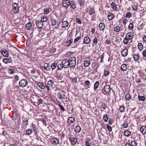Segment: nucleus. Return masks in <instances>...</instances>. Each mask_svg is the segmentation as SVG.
<instances>
[{
	"instance_id": "f257e3e1",
	"label": "nucleus",
	"mask_w": 146,
	"mask_h": 146,
	"mask_svg": "<svg viewBox=\"0 0 146 146\" xmlns=\"http://www.w3.org/2000/svg\"><path fill=\"white\" fill-rule=\"evenodd\" d=\"M70 67L72 68H75L76 64V58L74 57H72L69 59Z\"/></svg>"
},
{
	"instance_id": "f03ea898",
	"label": "nucleus",
	"mask_w": 146,
	"mask_h": 146,
	"mask_svg": "<svg viewBox=\"0 0 146 146\" xmlns=\"http://www.w3.org/2000/svg\"><path fill=\"white\" fill-rule=\"evenodd\" d=\"M13 11L15 13H17L19 11V5L18 3H14L12 4Z\"/></svg>"
},
{
	"instance_id": "7ed1b4c3",
	"label": "nucleus",
	"mask_w": 146,
	"mask_h": 146,
	"mask_svg": "<svg viewBox=\"0 0 146 146\" xmlns=\"http://www.w3.org/2000/svg\"><path fill=\"white\" fill-rule=\"evenodd\" d=\"M28 84L27 80L25 79L22 80L19 82L20 86L22 88H24Z\"/></svg>"
},
{
	"instance_id": "20e7f679",
	"label": "nucleus",
	"mask_w": 146,
	"mask_h": 146,
	"mask_svg": "<svg viewBox=\"0 0 146 146\" xmlns=\"http://www.w3.org/2000/svg\"><path fill=\"white\" fill-rule=\"evenodd\" d=\"M69 64V60L64 59L62 61V64L63 65L64 68L70 67Z\"/></svg>"
},
{
	"instance_id": "39448f33",
	"label": "nucleus",
	"mask_w": 146,
	"mask_h": 146,
	"mask_svg": "<svg viewBox=\"0 0 146 146\" xmlns=\"http://www.w3.org/2000/svg\"><path fill=\"white\" fill-rule=\"evenodd\" d=\"M22 119L23 122L22 123V126H23V127H24L25 126L28 125L29 119L27 117H22Z\"/></svg>"
},
{
	"instance_id": "423d86ee",
	"label": "nucleus",
	"mask_w": 146,
	"mask_h": 146,
	"mask_svg": "<svg viewBox=\"0 0 146 146\" xmlns=\"http://www.w3.org/2000/svg\"><path fill=\"white\" fill-rule=\"evenodd\" d=\"M35 24L37 27L39 29L42 28L44 26L43 23L40 20L36 21Z\"/></svg>"
},
{
	"instance_id": "0eeeda50",
	"label": "nucleus",
	"mask_w": 146,
	"mask_h": 146,
	"mask_svg": "<svg viewBox=\"0 0 146 146\" xmlns=\"http://www.w3.org/2000/svg\"><path fill=\"white\" fill-rule=\"evenodd\" d=\"M62 4L64 7L68 8L70 5V1L68 0H63Z\"/></svg>"
},
{
	"instance_id": "6e6552de",
	"label": "nucleus",
	"mask_w": 146,
	"mask_h": 146,
	"mask_svg": "<svg viewBox=\"0 0 146 146\" xmlns=\"http://www.w3.org/2000/svg\"><path fill=\"white\" fill-rule=\"evenodd\" d=\"M103 89L106 93H108L111 90L110 86L108 85H106L104 87Z\"/></svg>"
},
{
	"instance_id": "1a4fd4ad",
	"label": "nucleus",
	"mask_w": 146,
	"mask_h": 146,
	"mask_svg": "<svg viewBox=\"0 0 146 146\" xmlns=\"http://www.w3.org/2000/svg\"><path fill=\"white\" fill-rule=\"evenodd\" d=\"M69 140L70 141L72 144L75 145L77 141V139L75 137H70Z\"/></svg>"
},
{
	"instance_id": "9d476101",
	"label": "nucleus",
	"mask_w": 146,
	"mask_h": 146,
	"mask_svg": "<svg viewBox=\"0 0 146 146\" xmlns=\"http://www.w3.org/2000/svg\"><path fill=\"white\" fill-rule=\"evenodd\" d=\"M110 5L111 7V8L113 10L115 11H117V10L118 7L115 3L113 2Z\"/></svg>"
},
{
	"instance_id": "9b49d317",
	"label": "nucleus",
	"mask_w": 146,
	"mask_h": 146,
	"mask_svg": "<svg viewBox=\"0 0 146 146\" xmlns=\"http://www.w3.org/2000/svg\"><path fill=\"white\" fill-rule=\"evenodd\" d=\"M37 85L40 88L44 90V91H46L45 88L46 86H45V85L43 83L38 82L37 84Z\"/></svg>"
},
{
	"instance_id": "f8f14e48",
	"label": "nucleus",
	"mask_w": 146,
	"mask_h": 146,
	"mask_svg": "<svg viewBox=\"0 0 146 146\" xmlns=\"http://www.w3.org/2000/svg\"><path fill=\"white\" fill-rule=\"evenodd\" d=\"M32 129L34 132L36 133L37 134L38 133V131L37 130V127L33 123H32Z\"/></svg>"
},
{
	"instance_id": "ddd939ff",
	"label": "nucleus",
	"mask_w": 146,
	"mask_h": 146,
	"mask_svg": "<svg viewBox=\"0 0 146 146\" xmlns=\"http://www.w3.org/2000/svg\"><path fill=\"white\" fill-rule=\"evenodd\" d=\"M58 97L60 99L62 100L64 99H66L65 98V94H61L60 93H58L57 95Z\"/></svg>"
},
{
	"instance_id": "4468645a",
	"label": "nucleus",
	"mask_w": 146,
	"mask_h": 146,
	"mask_svg": "<svg viewBox=\"0 0 146 146\" xmlns=\"http://www.w3.org/2000/svg\"><path fill=\"white\" fill-rule=\"evenodd\" d=\"M48 64L47 63H45L44 62H42L39 64V65L42 69L43 68L44 69L46 67Z\"/></svg>"
},
{
	"instance_id": "2eb2a0df",
	"label": "nucleus",
	"mask_w": 146,
	"mask_h": 146,
	"mask_svg": "<svg viewBox=\"0 0 146 146\" xmlns=\"http://www.w3.org/2000/svg\"><path fill=\"white\" fill-rule=\"evenodd\" d=\"M128 52V50H127L124 49L121 51V54L123 57H125L127 55Z\"/></svg>"
},
{
	"instance_id": "dca6fc26",
	"label": "nucleus",
	"mask_w": 146,
	"mask_h": 146,
	"mask_svg": "<svg viewBox=\"0 0 146 146\" xmlns=\"http://www.w3.org/2000/svg\"><path fill=\"white\" fill-rule=\"evenodd\" d=\"M90 39L88 36H86L84 38V43L85 44H88L90 42Z\"/></svg>"
},
{
	"instance_id": "f3484780",
	"label": "nucleus",
	"mask_w": 146,
	"mask_h": 146,
	"mask_svg": "<svg viewBox=\"0 0 146 146\" xmlns=\"http://www.w3.org/2000/svg\"><path fill=\"white\" fill-rule=\"evenodd\" d=\"M125 37H127L129 40L132 39L133 38V35L131 33H127Z\"/></svg>"
},
{
	"instance_id": "a211bd4d",
	"label": "nucleus",
	"mask_w": 146,
	"mask_h": 146,
	"mask_svg": "<svg viewBox=\"0 0 146 146\" xmlns=\"http://www.w3.org/2000/svg\"><path fill=\"white\" fill-rule=\"evenodd\" d=\"M3 61L5 63H10L11 62V59L10 58H4L3 59Z\"/></svg>"
},
{
	"instance_id": "6ab92c4d",
	"label": "nucleus",
	"mask_w": 146,
	"mask_h": 146,
	"mask_svg": "<svg viewBox=\"0 0 146 146\" xmlns=\"http://www.w3.org/2000/svg\"><path fill=\"white\" fill-rule=\"evenodd\" d=\"M140 131L143 134H145L146 133V127L145 126H143L140 128Z\"/></svg>"
},
{
	"instance_id": "aec40b11",
	"label": "nucleus",
	"mask_w": 146,
	"mask_h": 146,
	"mask_svg": "<svg viewBox=\"0 0 146 146\" xmlns=\"http://www.w3.org/2000/svg\"><path fill=\"white\" fill-rule=\"evenodd\" d=\"M75 121L74 118L72 117H70L68 119L67 122L69 124H71Z\"/></svg>"
},
{
	"instance_id": "412c9836",
	"label": "nucleus",
	"mask_w": 146,
	"mask_h": 146,
	"mask_svg": "<svg viewBox=\"0 0 146 146\" xmlns=\"http://www.w3.org/2000/svg\"><path fill=\"white\" fill-rule=\"evenodd\" d=\"M127 66L126 64H122L121 67V69L123 71H125L127 69Z\"/></svg>"
},
{
	"instance_id": "4be33fe9",
	"label": "nucleus",
	"mask_w": 146,
	"mask_h": 146,
	"mask_svg": "<svg viewBox=\"0 0 146 146\" xmlns=\"http://www.w3.org/2000/svg\"><path fill=\"white\" fill-rule=\"evenodd\" d=\"M99 27L100 30H103L105 28V25L103 23H101L99 25Z\"/></svg>"
},
{
	"instance_id": "5701e85b",
	"label": "nucleus",
	"mask_w": 146,
	"mask_h": 146,
	"mask_svg": "<svg viewBox=\"0 0 146 146\" xmlns=\"http://www.w3.org/2000/svg\"><path fill=\"white\" fill-rule=\"evenodd\" d=\"M2 51V54L3 55L6 57H7L9 56V54L7 51L5 49L4 50H1Z\"/></svg>"
},
{
	"instance_id": "b1692460",
	"label": "nucleus",
	"mask_w": 146,
	"mask_h": 146,
	"mask_svg": "<svg viewBox=\"0 0 146 146\" xmlns=\"http://www.w3.org/2000/svg\"><path fill=\"white\" fill-rule=\"evenodd\" d=\"M90 64V61L86 60L84 62V67H87L89 66Z\"/></svg>"
},
{
	"instance_id": "393cba45",
	"label": "nucleus",
	"mask_w": 146,
	"mask_h": 146,
	"mask_svg": "<svg viewBox=\"0 0 146 146\" xmlns=\"http://www.w3.org/2000/svg\"><path fill=\"white\" fill-rule=\"evenodd\" d=\"M114 18V15L112 13H110L108 15V18L109 20H111Z\"/></svg>"
},
{
	"instance_id": "a878e982",
	"label": "nucleus",
	"mask_w": 146,
	"mask_h": 146,
	"mask_svg": "<svg viewBox=\"0 0 146 146\" xmlns=\"http://www.w3.org/2000/svg\"><path fill=\"white\" fill-rule=\"evenodd\" d=\"M81 127L79 126H76L74 129L75 131L77 133H78L81 131Z\"/></svg>"
},
{
	"instance_id": "bb28decb",
	"label": "nucleus",
	"mask_w": 146,
	"mask_h": 146,
	"mask_svg": "<svg viewBox=\"0 0 146 146\" xmlns=\"http://www.w3.org/2000/svg\"><path fill=\"white\" fill-rule=\"evenodd\" d=\"M124 134L125 136L129 137L131 135V133L128 130H126L124 132Z\"/></svg>"
},
{
	"instance_id": "cd10ccee",
	"label": "nucleus",
	"mask_w": 146,
	"mask_h": 146,
	"mask_svg": "<svg viewBox=\"0 0 146 146\" xmlns=\"http://www.w3.org/2000/svg\"><path fill=\"white\" fill-rule=\"evenodd\" d=\"M62 27L65 28L67 27L68 25V23L67 21H63L62 23Z\"/></svg>"
},
{
	"instance_id": "c85d7f7f",
	"label": "nucleus",
	"mask_w": 146,
	"mask_h": 146,
	"mask_svg": "<svg viewBox=\"0 0 146 146\" xmlns=\"http://www.w3.org/2000/svg\"><path fill=\"white\" fill-rule=\"evenodd\" d=\"M70 5L73 9H75L76 8L75 2L74 1H72L71 3L70 2Z\"/></svg>"
},
{
	"instance_id": "c756f323",
	"label": "nucleus",
	"mask_w": 146,
	"mask_h": 146,
	"mask_svg": "<svg viewBox=\"0 0 146 146\" xmlns=\"http://www.w3.org/2000/svg\"><path fill=\"white\" fill-rule=\"evenodd\" d=\"M26 28L28 30H30L32 27V25L31 22H29L26 25Z\"/></svg>"
},
{
	"instance_id": "7c9ffc66",
	"label": "nucleus",
	"mask_w": 146,
	"mask_h": 146,
	"mask_svg": "<svg viewBox=\"0 0 146 146\" xmlns=\"http://www.w3.org/2000/svg\"><path fill=\"white\" fill-rule=\"evenodd\" d=\"M78 3L81 7L83 6L84 4V2L83 0H77Z\"/></svg>"
},
{
	"instance_id": "2f4dec72",
	"label": "nucleus",
	"mask_w": 146,
	"mask_h": 146,
	"mask_svg": "<svg viewBox=\"0 0 146 146\" xmlns=\"http://www.w3.org/2000/svg\"><path fill=\"white\" fill-rule=\"evenodd\" d=\"M33 130L30 129H27L26 130V133L28 135H30L32 132Z\"/></svg>"
},
{
	"instance_id": "473e14b6",
	"label": "nucleus",
	"mask_w": 146,
	"mask_h": 146,
	"mask_svg": "<svg viewBox=\"0 0 146 146\" xmlns=\"http://www.w3.org/2000/svg\"><path fill=\"white\" fill-rule=\"evenodd\" d=\"M99 82L98 81H96L94 85V89L95 90H97L99 85Z\"/></svg>"
},
{
	"instance_id": "72a5a7b5",
	"label": "nucleus",
	"mask_w": 146,
	"mask_h": 146,
	"mask_svg": "<svg viewBox=\"0 0 146 146\" xmlns=\"http://www.w3.org/2000/svg\"><path fill=\"white\" fill-rule=\"evenodd\" d=\"M52 140L53 141V143L56 144H58L59 143V141L58 139L55 137H53L52 139Z\"/></svg>"
},
{
	"instance_id": "f704fd0d",
	"label": "nucleus",
	"mask_w": 146,
	"mask_h": 146,
	"mask_svg": "<svg viewBox=\"0 0 146 146\" xmlns=\"http://www.w3.org/2000/svg\"><path fill=\"white\" fill-rule=\"evenodd\" d=\"M138 98L139 100L141 101H144L145 100V98L144 96H138Z\"/></svg>"
},
{
	"instance_id": "c9c22d12",
	"label": "nucleus",
	"mask_w": 146,
	"mask_h": 146,
	"mask_svg": "<svg viewBox=\"0 0 146 146\" xmlns=\"http://www.w3.org/2000/svg\"><path fill=\"white\" fill-rule=\"evenodd\" d=\"M138 47L139 50H143V46L141 43H138Z\"/></svg>"
},
{
	"instance_id": "e433bc0d",
	"label": "nucleus",
	"mask_w": 146,
	"mask_h": 146,
	"mask_svg": "<svg viewBox=\"0 0 146 146\" xmlns=\"http://www.w3.org/2000/svg\"><path fill=\"white\" fill-rule=\"evenodd\" d=\"M132 16V14L130 12H127L126 14L125 17L126 18H130Z\"/></svg>"
},
{
	"instance_id": "4c0bfd02",
	"label": "nucleus",
	"mask_w": 146,
	"mask_h": 146,
	"mask_svg": "<svg viewBox=\"0 0 146 146\" xmlns=\"http://www.w3.org/2000/svg\"><path fill=\"white\" fill-rule=\"evenodd\" d=\"M57 66V63L54 62L51 65V67L52 70H54Z\"/></svg>"
},
{
	"instance_id": "58836bf2",
	"label": "nucleus",
	"mask_w": 146,
	"mask_h": 146,
	"mask_svg": "<svg viewBox=\"0 0 146 146\" xmlns=\"http://www.w3.org/2000/svg\"><path fill=\"white\" fill-rule=\"evenodd\" d=\"M133 58L135 61H137L138 60L139 58V55L135 54L133 55Z\"/></svg>"
},
{
	"instance_id": "ea45409f",
	"label": "nucleus",
	"mask_w": 146,
	"mask_h": 146,
	"mask_svg": "<svg viewBox=\"0 0 146 146\" xmlns=\"http://www.w3.org/2000/svg\"><path fill=\"white\" fill-rule=\"evenodd\" d=\"M40 21L43 23L44 22H46L47 21V17L46 16H43L42 17L41 20Z\"/></svg>"
},
{
	"instance_id": "a19ab883",
	"label": "nucleus",
	"mask_w": 146,
	"mask_h": 146,
	"mask_svg": "<svg viewBox=\"0 0 146 146\" xmlns=\"http://www.w3.org/2000/svg\"><path fill=\"white\" fill-rule=\"evenodd\" d=\"M64 67L63 65L62 64H59L58 66V70H61Z\"/></svg>"
},
{
	"instance_id": "79ce46f5",
	"label": "nucleus",
	"mask_w": 146,
	"mask_h": 146,
	"mask_svg": "<svg viewBox=\"0 0 146 146\" xmlns=\"http://www.w3.org/2000/svg\"><path fill=\"white\" fill-rule=\"evenodd\" d=\"M51 21L52 22V24L53 26L56 25L57 23L56 21L54 19H51Z\"/></svg>"
},
{
	"instance_id": "37998d69",
	"label": "nucleus",
	"mask_w": 146,
	"mask_h": 146,
	"mask_svg": "<svg viewBox=\"0 0 146 146\" xmlns=\"http://www.w3.org/2000/svg\"><path fill=\"white\" fill-rule=\"evenodd\" d=\"M73 38H71L70 40H68L66 42L67 43H68L69 44L68 45V46H70L71 44L73 42Z\"/></svg>"
},
{
	"instance_id": "c03bdc74",
	"label": "nucleus",
	"mask_w": 146,
	"mask_h": 146,
	"mask_svg": "<svg viewBox=\"0 0 146 146\" xmlns=\"http://www.w3.org/2000/svg\"><path fill=\"white\" fill-rule=\"evenodd\" d=\"M108 116L107 114H105L103 116V119L104 121L106 122H107L108 121Z\"/></svg>"
},
{
	"instance_id": "a18cd8bd",
	"label": "nucleus",
	"mask_w": 146,
	"mask_h": 146,
	"mask_svg": "<svg viewBox=\"0 0 146 146\" xmlns=\"http://www.w3.org/2000/svg\"><path fill=\"white\" fill-rule=\"evenodd\" d=\"M125 97L127 100H129L131 99V96L129 94H127Z\"/></svg>"
},
{
	"instance_id": "49530a36",
	"label": "nucleus",
	"mask_w": 146,
	"mask_h": 146,
	"mask_svg": "<svg viewBox=\"0 0 146 146\" xmlns=\"http://www.w3.org/2000/svg\"><path fill=\"white\" fill-rule=\"evenodd\" d=\"M84 86L85 87H86L87 86H88L90 84V82L89 80H87L85 81L84 82Z\"/></svg>"
},
{
	"instance_id": "de8ad7c7",
	"label": "nucleus",
	"mask_w": 146,
	"mask_h": 146,
	"mask_svg": "<svg viewBox=\"0 0 146 146\" xmlns=\"http://www.w3.org/2000/svg\"><path fill=\"white\" fill-rule=\"evenodd\" d=\"M114 30L116 32H119L120 30V28L118 26L114 28Z\"/></svg>"
},
{
	"instance_id": "09e8293b",
	"label": "nucleus",
	"mask_w": 146,
	"mask_h": 146,
	"mask_svg": "<svg viewBox=\"0 0 146 146\" xmlns=\"http://www.w3.org/2000/svg\"><path fill=\"white\" fill-rule=\"evenodd\" d=\"M129 40L127 37H125L123 40V42L125 44H127L128 43V41Z\"/></svg>"
},
{
	"instance_id": "8fccbe9b",
	"label": "nucleus",
	"mask_w": 146,
	"mask_h": 146,
	"mask_svg": "<svg viewBox=\"0 0 146 146\" xmlns=\"http://www.w3.org/2000/svg\"><path fill=\"white\" fill-rule=\"evenodd\" d=\"M137 143L135 141H133L131 143V146H137Z\"/></svg>"
},
{
	"instance_id": "3c124183",
	"label": "nucleus",
	"mask_w": 146,
	"mask_h": 146,
	"mask_svg": "<svg viewBox=\"0 0 146 146\" xmlns=\"http://www.w3.org/2000/svg\"><path fill=\"white\" fill-rule=\"evenodd\" d=\"M95 13V11L93 9H91L89 11V14L91 15H93Z\"/></svg>"
},
{
	"instance_id": "603ef678",
	"label": "nucleus",
	"mask_w": 146,
	"mask_h": 146,
	"mask_svg": "<svg viewBox=\"0 0 146 146\" xmlns=\"http://www.w3.org/2000/svg\"><path fill=\"white\" fill-rule=\"evenodd\" d=\"M125 107L124 106H121L119 108V111L121 112H123L125 110Z\"/></svg>"
},
{
	"instance_id": "864d4df0",
	"label": "nucleus",
	"mask_w": 146,
	"mask_h": 146,
	"mask_svg": "<svg viewBox=\"0 0 146 146\" xmlns=\"http://www.w3.org/2000/svg\"><path fill=\"white\" fill-rule=\"evenodd\" d=\"M133 9L134 11H137V10L138 7L135 4L132 6Z\"/></svg>"
},
{
	"instance_id": "5fc2aeb1",
	"label": "nucleus",
	"mask_w": 146,
	"mask_h": 146,
	"mask_svg": "<svg viewBox=\"0 0 146 146\" xmlns=\"http://www.w3.org/2000/svg\"><path fill=\"white\" fill-rule=\"evenodd\" d=\"M50 8L48 9H44V12L45 13L48 14L50 12Z\"/></svg>"
},
{
	"instance_id": "6e6d98bb",
	"label": "nucleus",
	"mask_w": 146,
	"mask_h": 146,
	"mask_svg": "<svg viewBox=\"0 0 146 146\" xmlns=\"http://www.w3.org/2000/svg\"><path fill=\"white\" fill-rule=\"evenodd\" d=\"M53 83V81L52 80H49L48 82V84L50 86H52Z\"/></svg>"
},
{
	"instance_id": "4d7b16f0",
	"label": "nucleus",
	"mask_w": 146,
	"mask_h": 146,
	"mask_svg": "<svg viewBox=\"0 0 146 146\" xmlns=\"http://www.w3.org/2000/svg\"><path fill=\"white\" fill-rule=\"evenodd\" d=\"M107 127L109 131L110 132L111 131L112 128L108 124L107 125Z\"/></svg>"
},
{
	"instance_id": "13d9d810",
	"label": "nucleus",
	"mask_w": 146,
	"mask_h": 146,
	"mask_svg": "<svg viewBox=\"0 0 146 146\" xmlns=\"http://www.w3.org/2000/svg\"><path fill=\"white\" fill-rule=\"evenodd\" d=\"M110 72L108 71H106L104 70V75L105 76H107L109 74Z\"/></svg>"
},
{
	"instance_id": "bf43d9fd",
	"label": "nucleus",
	"mask_w": 146,
	"mask_h": 146,
	"mask_svg": "<svg viewBox=\"0 0 146 146\" xmlns=\"http://www.w3.org/2000/svg\"><path fill=\"white\" fill-rule=\"evenodd\" d=\"M58 106L60 108L61 110L62 111H64L66 110L64 107L62 106V105L60 104H59L58 105Z\"/></svg>"
},
{
	"instance_id": "052dcab7",
	"label": "nucleus",
	"mask_w": 146,
	"mask_h": 146,
	"mask_svg": "<svg viewBox=\"0 0 146 146\" xmlns=\"http://www.w3.org/2000/svg\"><path fill=\"white\" fill-rule=\"evenodd\" d=\"M76 22L77 23L79 24H81L82 23V21H81L80 19H79L78 18L76 19Z\"/></svg>"
},
{
	"instance_id": "680f3d73",
	"label": "nucleus",
	"mask_w": 146,
	"mask_h": 146,
	"mask_svg": "<svg viewBox=\"0 0 146 146\" xmlns=\"http://www.w3.org/2000/svg\"><path fill=\"white\" fill-rule=\"evenodd\" d=\"M128 27L129 29L132 30L133 28V25L132 23H130L128 26Z\"/></svg>"
},
{
	"instance_id": "e2e57ef3",
	"label": "nucleus",
	"mask_w": 146,
	"mask_h": 146,
	"mask_svg": "<svg viewBox=\"0 0 146 146\" xmlns=\"http://www.w3.org/2000/svg\"><path fill=\"white\" fill-rule=\"evenodd\" d=\"M51 69V68L50 66L48 64L46 66V67L45 68V70H49Z\"/></svg>"
},
{
	"instance_id": "0e129e2a",
	"label": "nucleus",
	"mask_w": 146,
	"mask_h": 146,
	"mask_svg": "<svg viewBox=\"0 0 146 146\" xmlns=\"http://www.w3.org/2000/svg\"><path fill=\"white\" fill-rule=\"evenodd\" d=\"M93 44H94L96 45L97 44V40L96 38H94V40L93 41Z\"/></svg>"
},
{
	"instance_id": "69168bd1",
	"label": "nucleus",
	"mask_w": 146,
	"mask_h": 146,
	"mask_svg": "<svg viewBox=\"0 0 146 146\" xmlns=\"http://www.w3.org/2000/svg\"><path fill=\"white\" fill-rule=\"evenodd\" d=\"M80 37L79 36L77 37L74 40V43H75L77 41H78V40L80 39Z\"/></svg>"
},
{
	"instance_id": "338daca9",
	"label": "nucleus",
	"mask_w": 146,
	"mask_h": 146,
	"mask_svg": "<svg viewBox=\"0 0 146 146\" xmlns=\"http://www.w3.org/2000/svg\"><path fill=\"white\" fill-rule=\"evenodd\" d=\"M43 100L40 99H39L38 100V102L40 104H43Z\"/></svg>"
},
{
	"instance_id": "774afa93",
	"label": "nucleus",
	"mask_w": 146,
	"mask_h": 146,
	"mask_svg": "<svg viewBox=\"0 0 146 146\" xmlns=\"http://www.w3.org/2000/svg\"><path fill=\"white\" fill-rule=\"evenodd\" d=\"M143 55L144 57L146 58V50H144L143 51Z\"/></svg>"
}]
</instances>
